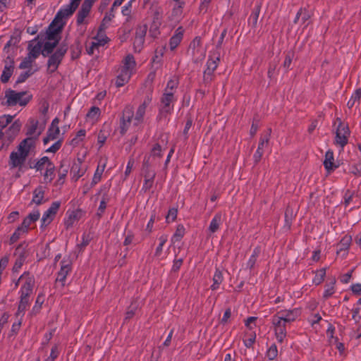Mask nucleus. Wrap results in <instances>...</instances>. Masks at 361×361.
<instances>
[{"instance_id": "1", "label": "nucleus", "mask_w": 361, "mask_h": 361, "mask_svg": "<svg viewBox=\"0 0 361 361\" xmlns=\"http://www.w3.org/2000/svg\"><path fill=\"white\" fill-rule=\"evenodd\" d=\"M81 0H71L70 4L61 8L47 32V41L42 54L46 56L51 54L59 41V34L63 27L64 20L71 16L78 8Z\"/></svg>"}, {"instance_id": "2", "label": "nucleus", "mask_w": 361, "mask_h": 361, "mask_svg": "<svg viewBox=\"0 0 361 361\" xmlns=\"http://www.w3.org/2000/svg\"><path fill=\"white\" fill-rule=\"evenodd\" d=\"M150 102L151 99L146 98L137 107L135 114H134L132 106H127L124 109L120 120V133L121 135H124L127 132L131 123L135 127H137L142 123L147 107Z\"/></svg>"}, {"instance_id": "3", "label": "nucleus", "mask_w": 361, "mask_h": 361, "mask_svg": "<svg viewBox=\"0 0 361 361\" xmlns=\"http://www.w3.org/2000/svg\"><path fill=\"white\" fill-rule=\"evenodd\" d=\"M34 147V141L32 138L24 139L18 146L16 151H13L9 156L8 165L11 169H21L27 157Z\"/></svg>"}, {"instance_id": "4", "label": "nucleus", "mask_w": 361, "mask_h": 361, "mask_svg": "<svg viewBox=\"0 0 361 361\" xmlns=\"http://www.w3.org/2000/svg\"><path fill=\"white\" fill-rule=\"evenodd\" d=\"M136 62L133 55H127L117 71L116 85L122 87L127 83L135 71Z\"/></svg>"}, {"instance_id": "5", "label": "nucleus", "mask_w": 361, "mask_h": 361, "mask_svg": "<svg viewBox=\"0 0 361 361\" xmlns=\"http://www.w3.org/2000/svg\"><path fill=\"white\" fill-rule=\"evenodd\" d=\"M5 97L6 99V104L8 106H15L19 104L25 106L32 99V94L27 92H16L9 90L6 92Z\"/></svg>"}, {"instance_id": "6", "label": "nucleus", "mask_w": 361, "mask_h": 361, "mask_svg": "<svg viewBox=\"0 0 361 361\" xmlns=\"http://www.w3.org/2000/svg\"><path fill=\"white\" fill-rule=\"evenodd\" d=\"M72 270V261L69 257L63 258L60 262V270L56 279L55 286L56 288L63 287L66 283V277Z\"/></svg>"}, {"instance_id": "7", "label": "nucleus", "mask_w": 361, "mask_h": 361, "mask_svg": "<svg viewBox=\"0 0 361 361\" xmlns=\"http://www.w3.org/2000/svg\"><path fill=\"white\" fill-rule=\"evenodd\" d=\"M39 217V212L38 210L30 213L23 221L22 224L18 227L15 233L13 234L11 239L18 238L19 236L27 231L30 226L33 222L36 221Z\"/></svg>"}, {"instance_id": "8", "label": "nucleus", "mask_w": 361, "mask_h": 361, "mask_svg": "<svg viewBox=\"0 0 361 361\" xmlns=\"http://www.w3.org/2000/svg\"><path fill=\"white\" fill-rule=\"evenodd\" d=\"M67 51V46H61L49 58L48 61V69L54 72L61 63L63 56Z\"/></svg>"}, {"instance_id": "9", "label": "nucleus", "mask_w": 361, "mask_h": 361, "mask_svg": "<svg viewBox=\"0 0 361 361\" xmlns=\"http://www.w3.org/2000/svg\"><path fill=\"white\" fill-rule=\"evenodd\" d=\"M190 51L195 62H199L205 56V49L201 45L200 39L196 37L190 45Z\"/></svg>"}, {"instance_id": "10", "label": "nucleus", "mask_w": 361, "mask_h": 361, "mask_svg": "<svg viewBox=\"0 0 361 361\" xmlns=\"http://www.w3.org/2000/svg\"><path fill=\"white\" fill-rule=\"evenodd\" d=\"M337 121L339 122V124L336 130L335 143L343 147L348 142L350 131L348 126L342 123L340 119H337Z\"/></svg>"}, {"instance_id": "11", "label": "nucleus", "mask_w": 361, "mask_h": 361, "mask_svg": "<svg viewBox=\"0 0 361 361\" xmlns=\"http://www.w3.org/2000/svg\"><path fill=\"white\" fill-rule=\"evenodd\" d=\"M175 100V96H173L172 94L164 93L161 99L160 114L166 116L171 114Z\"/></svg>"}, {"instance_id": "12", "label": "nucleus", "mask_w": 361, "mask_h": 361, "mask_svg": "<svg viewBox=\"0 0 361 361\" xmlns=\"http://www.w3.org/2000/svg\"><path fill=\"white\" fill-rule=\"evenodd\" d=\"M219 61H220V54L219 53H214L213 54L210 55L209 59L207 61V69L204 71V80H206V81L212 80V75L214 71L217 68Z\"/></svg>"}, {"instance_id": "13", "label": "nucleus", "mask_w": 361, "mask_h": 361, "mask_svg": "<svg viewBox=\"0 0 361 361\" xmlns=\"http://www.w3.org/2000/svg\"><path fill=\"white\" fill-rule=\"evenodd\" d=\"M26 135L29 136L27 138H32L35 143V140H37L40 135L43 131L44 128L39 126V122L35 118H30L29 119L26 126Z\"/></svg>"}, {"instance_id": "14", "label": "nucleus", "mask_w": 361, "mask_h": 361, "mask_svg": "<svg viewBox=\"0 0 361 361\" xmlns=\"http://www.w3.org/2000/svg\"><path fill=\"white\" fill-rule=\"evenodd\" d=\"M272 324L274 326L277 340L282 343L286 336V324L283 322L282 318H278L277 315L273 317Z\"/></svg>"}, {"instance_id": "15", "label": "nucleus", "mask_w": 361, "mask_h": 361, "mask_svg": "<svg viewBox=\"0 0 361 361\" xmlns=\"http://www.w3.org/2000/svg\"><path fill=\"white\" fill-rule=\"evenodd\" d=\"M60 207L59 202H54L50 207L44 213L42 218V226L46 227L49 225L54 219Z\"/></svg>"}, {"instance_id": "16", "label": "nucleus", "mask_w": 361, "mask_h": 361, "mask_svg": "<svg viewBox=\"0 0 361 361\" xmlns=\"http://www.w3.org/2000/svg\"><path fill=\"white\" fill-rule=\"evenodd\" d=\"M109 188L106 185H103L100 188L98 192L94 196L95 201L98 200L99 196L102 195V200L100 201V204L98 209V214L102 215L104 213L106 204L109 200V197L108 195Z\"/></svg>"}, {"instance_id": "17", "label": "nucleus", "mask_w": 361, "mask_h": 361, "mask_svg": "<svg viewBox=\"0 0 361 361\" xmlns=\"http://www.w3.org/2000/svg\"><path fill=\"white\" fill-rule=\"evenodd\" d=\"M18 283L21 286V293H29L32 291L35 281L33 277L28 274L23 275L20 277Z\"/></svg>"}, {"instance_id": "18", "label": "nucleus", "mask_w": 361, "mask_h": 361, "mask_svg": "<svg viewBox=\"0 0 361 361\" xmlns=\"http://www.w3.org/2000/svg\"><path fill=\"white\" fill-rule=\"evenodd\" d=\"M59 123V120L57 118H54L52 121L51 124L48 130V135L43 140L44 143L45 145H47L48 143V142H49L50 140H54L57 139V137L60 133V130L58 126Z\"/></svg>"}, {"instance_id": "19", "label": "nucleus", "mask_w": 361, "mask_h": 361, "mask_svg": "<svg viewBox=\"0 0 361 361\" xmlns=\"http://www.w3.org/2000/svg\"><path fill=\"white\" fill-rule=\"evenodd\" d=\"M183 32V29L180 27L176 29L174 35L171 37L169 42V47L171 51H173L182 41Z\"/></svg>"}, {"instance_id": "20", "label": "nucleus", "mask_w": 361, "mask_h": 361, "mask_svg": "<svg viewBox=\"0 0 361 361\" xmlns=\"http://www.w3.org/2000/svg\"><path fill=\"white\" fill-rule=\"evenodd\" d=\"M6 63L4 66V68L1 76V81L4 83H6L9 80L14 70V65L12 61H9L8 62Z\"/></svg>"}, {"instance_id": "21", "label": "nucleus", "mask_w": 361, "mask_h": 361, "mask_svg": "<svg viewBox=\"0 0 361 361\" xmlns=\"http://www.w3.org/2000/svg\"><path fill=\"white\" fill-rule=\"evenodd\" d=\"M298 313L297 310L281 311L279 313L281 314V316H278V318H282L283 322L286 324L290 323L295 319Z\"/></svg>"}, {"instance_id": "22", "label": "nucleus", "mask_w": 361, "mask_h": 361, "mask_svg": "<svg viewBox=\"0 0 361 361\" xmlns=\"http://www.w3.org/2000/svg\"><path fill=\"white\" fill-rule=\"evenodd\" d=\"M44 202V190L42 186L37 187L33 192L32 203L39 205Z\"/></svg>"}, {"instance_id": "23", "label": "nucleus", "mask_w": 361, "mask_h": 361, "mask_svg": "<svg viewBox=\"0 0 361 361\" xmlns=\"http://www.w3.org/2000/svg\"><path fill=\"white\" fill-rule=\"evenodd\" d=\"M324 165L329 172L337 168V166L334 163V153L332 151L329 150L326 152Z\"/></svg>"}, {"instance_id": "24", "label": "nucleus", "mask_w": 361, "mask_h": 361, "mask_svg": "<svg viewBox=\"0 0 361 361\" xmlns=\"http://www.w3.org/2000/svg\"><path fill=\"white\" fill-rule=\"evenodd\" d=\"M352 238L350 235H345L338 245L337 254L339 255L341 252H346L351 243Z\"/></svg>"}, {"instance_id": "25", "label": "nucleus", "mask_w": 361, "mask_h": 361, "mask_svg": "<svg viewBox=\"0 0 361 361\" xmlns=\"http://www.w3.org/2000/svg\"><path fill=\"white\" fill-rule=\"evenodd\" d=\"M155 172L154 171L149 170L147 171L145 175V183L143 185V189L145 190H148L152 187Z\"/></svg>"}, {"instance_id": "26", "label": "nucleus", "mask_w": 361, "mask_h": 361, "mask_svg": "<svg viewBox=\"0 0 361 361\" xmlns=\"http://www.w3.org/2000/svg\"><path fill=\"white\" fill-rule=\"evenodd\" d=\"M92 39H94L97 43H99L101 46L103 47L108 42L109 39L105 34L104 27H99L97 35Z\"/></svg>"}, {"instance_id": "27", "label": "nucleus", "mask_w": 361, "mask_h": 361, "mask_svg": "<svg viewBox=\"0 0 361 361\" xmlns=\"http://www.w3.org/2000/svg\"><path fill=\"white\" fill-rule=\"evenodd\" d=\"M100 116V109L98 107L93 106L87 114V120L91 123L96 122Z\"/></svg>"}, {"instance_id": "28", "label": "nucleus", "mask_w": 361, "mask_h": 361, "mask_svg": "<svg viewBox=\"0 0 361 361\" xmlns=\"http://www.w3.org/2000/svg\"><path fill=\"white\" fill-rule=\"evenodd\" d=\"M90 8H86L83 6H81L80 11L77 15V23L78 25H82L83 23H86L85 18L88 16L90 12Z\"/></svg>"}, {"instance_id": "29", "label": "nucleus", "mask_w": 361, "mask_h": 361, "mask_svg": "<svg viewBox=\"0 0 361 361\" xmlns=\"http://www.w3.org/2000/svg\"><path fill=\"white\" fill-rule=\"evenodd\" d=\"M106 164H104L103 165L100 166L99 165L95 171V173L94 174V176L92 180L91 186H94L97 183H98L102 178V174L104 173V171L105 169Z\"/></svg>"}, {"instance_id": "30", "label": "nucleus", "mask_w": 361, "mask_h": 361, "mask_svg": "<svg viewBox=\"0 0 361 361\" xmlns=\"http://www.w3.org/2000/svg\"><path fill=\"white\" fill-rule=\"evenodd\" d=\"M28 56H31L35 60L38 57L42 51V47L39 43L35 44H30L28 47Z\"/></svg>"}, {"instance_id": "31", "label": "nucleus", "mask_w": 361, "mask_h": 361, "mask_svg": "<svg viewBox=\"0 0 361 361\" xmlns=\"http://www.w3.org/2000/svg\"><path fill=\"white\" fill-rule=\"evenodd\" d=\"M178 84V82L176 78H173L171 79L167 82V85L164 90V93L172 94L173 96H174V94L176 92Z\"/></svg>"}, {"instance_id": "32", "label": "nucleus", "mask_w": 361, "mask_h": 361, "mask_svg": "<svg viewBox=\"0 0 361 361\" xmlns=\"http://www.w3.org/2000/svg\"><path fill=\"white\" fill-rule=\"evenodd\" d=\"M221 224V215L220 214H217L212 219L210 225L209 226V230L211 233H215L219 228L220 224Z\"/></svg>"}, {"instance_id": "33", "label": "nucleus", "mask_w": 361, "mask_h": 361, "mask_svg": "<svg viewBox=\"0 0 361 361\" xmlns=\"http://www.w3.org/2000/svg\"><path fill=\"white\" fill-rule=\"evenodd\" d=\"M184 5V2H178L176 3L172 11V17L175 20H178L183 13V7Z\"/></svg>"}, {"instance_id": "34", "label": "nucleus", "mask_w": 361, "mask_h": 361, "mask_svg": "<svg viewBox=\"0 0 361 361\" xmlns=\"http://www.w3.org/2000/svg\"><path fill=\"white\" fill-rule=\"evenodd\" d=\"M51 164L52 163L50 161L48 157H44L37 161V162L34 166V168L37 171H42L46 169L47 167H48L49 165H51Z\"/></svg>"}, {"instance_id": "35", "label": "nucleus", "mask_w": 361, "mask_h": 361, "mask_svg": "<svg viewBox=\"0 0 361 361\" xmlns=\"http://www.w3.org/2000/svg\"><path fill=\"white\" fill-rule=\"evenodd\" d=\"M85 172V169L81 168L80 164H75L71 169L73 173V179L78 180Z\"/></svg>"}, {"instance_id": "36", "label": "nucleus", "mask_w": 361, "mask_h": 361, "mask_svg": "<svg viewBox=\"0 0 361 361\" xmlns=\"http://www.w3.org/2000/svg\"><path fill=\"white\" fill-rule=\"evenodd\" d=\"M213 281H214V283L212 285L211 288H212V290L214 291V290H216L219 288V284L223 281L222 272L220 270L217 269L216 271V272L214 275V277H213Z\"/></svg>"}, {"instance_id": "37", "label": "nucleus", "mask_w": 361, "mask_h": 361, "mask_svg": "<svg viewBox=\"0 0 361 361\" xmlns=\"http://www.w3.org/2000/svg\"><path fill=\"white\" fill-rule=\"evenodd\" d=\"M29 295H21V298L18 305L16 316H18L21 312H24V310H25L29 301Z\"/></svg>"}, {"instance_id": "38", "label": "nucleus", "mask_w": 361, "mask_h": 361, "mask_svg": "<svg viewBox=\"0 0 361 361\" xmlns=\"http://www.w3.org/2000/svg\"><path fill=\"white\" fill-rule=\"evenodd\" d=\"M54 166L53 164L49 165L48 167L45 169V173L44 174V178L46 182H51L54 178Z\"/></svg>"}, {"instance_id": "39", "label": "nucleus", "mask_w": 361, "mask_h": 361, "mask_svg": "<svg viewBox=\"0 0 361 361\" xmlns=\"http://www.w3.org/2000/svg\"><path fill=\"white\" fill-rule=\"evenodd\" d=\"M259 13H260V6L259 5H257L255 7V8L250 17V21L252 24L253 26H255L257 23Z\"/></svg>"}, {"instance_id": "40", "label": "nucleus", "mask_w": 361, "mask_h": 361, "mask_svg": "<svg viewBox=\"0 0 361 361\" xmlns=\"http://www.w3.org/2000/svg\"><path fill=\"white\" fill-rule=\"evenodd\" d=\"M168 240V236L166 235H162L159 237V244L157 246L155 252L156 256H160L162 252L163 246L166 243Z\"/></svg>"}, {"instance_id": "41", "label": "nucleus", "mask_w": 361, "mask_h": 361, "mask_svg": "<svg viewBox=\"0 0 361 361\" xmlns=\"http://www.w3.org/2000/svg\"><path fill=\"white\" fill-rule=\"evenodd\" d=\"M326 276V269H322L317 271L315 274V276L313 279V282L315 284H319L324 279Z\"/></svg>"}, {"instance_id": "42", "label": "nucleus", "mask_w": 361, "mask_h": 361, "mask_svg": "<svg viewBox=\"0 0 361 361\" xmlns=\"http://www.w3.org/2000/svg\"><path fill=\"white\" fill-rule=\"evenodd\" d=\"M35 61V59H32L31 56H27L23 60V61L20 63L19 67L21 69H25V68H30L32 65V63Z\"/></svg>"}, {"instance_id": "43", "label": "nucleus", "mask_w": 361, "mask_h": 361, "mask_svg": "<svg viewBox=\"0 0 361 361\" xmlns=\"http://www.w3.org/2000/svg\"><path fill=\"white\" fill-rule=\"evenodd\" d=\"M147 30V26L146 25H139L135 32V37L145 39Z\"/></svg>"}, {"instance_id": "44", "label": "nucleus", "mask_w": 361, "mask_h": 361, "mask_svg": "<svg viewBox=\"0 0 361 361\" xmlns=\"http://www.w3.org/2000/svg\"><path fill=\"white\" fill-rule=\"evenodd\" d=\"M185 234V228L183 226H178L176 231L173 236V240H180Z\"/></svg>"}, {"instance_id": "45", "label": "nucleus", "mask_w": 361, "mask_h": 361, "mask_svg": "<svg viewBox=\"0 0 361 361\" xmlns=\"http://www.w3.org/2000/svg\"><path fill=\"white\" fill-rule=\"evenodd\" d=\"M114 15L113 13V10L111 9V12L106 13L99 27H104V29H106L108 23L114 18Z\"/></svg>"}, {"instance_id": "46", "label": "nucleus", "mask_w": 361, "mask_h": 361, "mask_svg": "<svg viewBox=\"0 0 361 361\" xmlns=\"http://www.w3.org/2000/svg\"><path fill=\"white\" fill-rule=\"evenodd\" d=\"M13 117L11 115H4L0 117V126L6 128L13 120Z\"/></svg>"}, {"instance_id": "47", "label": "nucleus", "mask_w": 361, "mask_h": 361, "mask_svg": "<svg viewBox=\"0 0 361 361\" xmlns=\"http://www.w3.org/2000/svg\"><path fill=\"white\" fill-rule=\"evenodd\" d=\"M278 355V350L276 345L275 344H273L271 345V347L269 348L267 351V357L269 360H274Z\"/></svg>"}, {"instance_id": "48", "label": "nucleus", "mask_w": 361, "mask_h": 361, "mask_svg": "<svg viewBox=\"0 0 361 361\" xmlns=\"http://www.w3.org/2000/svg\"><path fill=\"white\" fill-rule=\"evenodd\" d=\"M145 42V39L140 37H135L133 46L135 51H140Z\"/></svg>"}, {"instance_id": "49", "label": "nucleus", "mask_w": 361, "mask_h": 361, "mask_svg": "<svg viewBox=\"0 0 361 361\" xmlns=\"http://www.w3.org/2000/svg\"><path fill=\"white\" fill-rule=\"evenodd\" d=\"M269 140V133H267L264 136L262 137L258 145L259 149L264 151V149L267 147Z\"/></svg>"}, {"instance_id": "50", "label": "nucleus", "mask_w": 361, "mask_h": 361, "mask_svg": "<svg viewBox=\"0 0 361 361\" xmlns=\"http://www.w3.org/2000/svg\"><path fill=\"white\" fill-rule=\"evenodd\" d=\"M100 47H102L99 43L92 39V42L90 46L87 47V52L89 54H93L96 49H98Z\"/></svg>"}, {"instance_id": "51", "label": "nucleus", "mask_w": 361, "mask_h": 361, "mask_svg": "<svg viewBox=\"0 0 361 361\" xmlns=\"http://www.w3.org/2000/svg\"><path fill=\"white\" fill-rule=\"evenodd\" d=\"M43 295H38L37 298L35 305L33 307V312H38L41 308L42 305L44 302Z\"/></svg>"}, {"instance_id": "52", "label": "nucleus", "mask_w": 361, "mask_h": 361, "mask_svg": "<svg viewBox=\"0 0 361 361\" xmlns=\"http://www.w3.org/2000/svg\"><path fill=\"white\" fill-rule=\"evenodd\" d=\"M177 216V209L175 208L170 209L166 216L167 222L173 221Z\"/></svg>"}, {"instance_id": "53", "label": "nucleus", "mask_w": 361, "mask_h": 361, "mask_svg": "<svg viewBox=\"0 0 361 361\" xmlns=\"http://www.w3.org/2000/svg\"><path fill=\"white\" fill-rule=\"evenodd\" d=\"M259 251L258 250H255L254 251V253L252 255V256L249 259V260L247 262V267H249L250 269H252L254 267V265L256 262V260H257V257L259 255Z\"/></svg>"}, {"instance_id": "54", "label": "nucleus", "mask_w": 361, "mask_h": 361, "mask_svg": "<svg viewBox=\"0 0 361 361\" xmlns=\"http://www.w3.org/2000/svg\"><path fill=\"white\" fill-rule=\"evenodd\" d=\"M133 1V0L128 1V4L123 7L122 13L123 16L130 17Z\"/></svg>"}, {"instance_id": "55", "label": "nucleus", "mask_w": 361, "mask_h": 361, "mask_svg": "<svg viewBox=\"0 0 361 361\" xmlns=\"http://www.w3.org/2000/svg\"><path fill=\"white\" fill-rule=\"evenodd\" d=\"M59 355L58 347L54 345L52 347L50 356L45 361H54Z\"/></svg>"}, {"instance_id": "56", "label": "nucleus", "mask_w": 361, "mask_h": 361, "mask_svg": "<svg viewBox=\"0 0 361 361\" xmlns=\"http://www.w3.org/2000/svg\"><path fill=\"white\" fill-rule=\"evenodd\" d=\"M61 146V141L57 140L50 147H49L47 149V152L54 153L60 149Z\"/></svg>"}, {"instance_id": "57", "label": "nucleus", "mask_w": 361, "mask_h": 361, "mask_svg": "<svg viewBox=\"0 0 361 361\" xmlns=\"http://www.w3.org/2000/svg\"><path fill=\"white\" fill-rule=\"evenodd\" d=\"M108 134L104 132V130H102L98 135V142L101 146L106 142Z\"/></svg>"}, {"instance_id": "58", "label": "nucleus", "mask_w": 361, "mask_h": 361, "mask_svg": "<svg viewBox=\"0 0 361 361\" xmlns=\"http://www.w3.org/2000/svg\"><path fill=\"white\" fill-rule=\"evenodd\" d=\"M161 147L160 145L156 144L152 149V155L154 157H161Z\"/></svg>"}, {"instance_id": "59", "label": "nucleus", "mask_w": 361, "mask_h": 361, "mask_svg": "<svg viewBox=\"0 0 361 361\" xmlns=\"http://www.w3.org/2000/svg\"><path fill=\"white\" fill-rule=\"evenodd\" d=\"M211 0H201L200 10V12L205 13L207 11Z\"/></svg>"}, {"instance_id": "60", "label": "nucleus", "mask_w": 361, "mask_h": 361, "mask_svg": "<svg viewBox=\"0 0 361 361\" xmlns=\"http://www.w3.org/2000/svg\"><path fill=\"white\" fill-rule=\"evenodd\" d=\"M302 23L305 24V27H306L308 23H306L310 18V13L305 8H303V13L301 15Z\"/></svg>"}, {"instance_id": "61", "label": "nucleus", "mask_w": 361, "mask_h": 361, "mask_svg": "<svg viewBox=\"0 0 361 361\" xmlns=\"http://www.w3.org/2000/svg\"><path fill=\"white\" fill-rule=\"evenodd\" d=\"M352 273H353V270H351L350 271L343 274L341 277V281L344 283H348L351 277H352Z\"/></svg>"}, {"instance_id": "62", "label": "nucleus", "mask_w": 361, "mask_h": 361, "mask_svg": "<svg viewBox=\"0 0 361 361\" xmlns=\"http://www.w3.org/2000/svg\"><path fill=\"white\" fill-rule=\"evenodd\" d=\"M133 166H134V160L130 159L127 164V167H126V169L125 171L126 178L131 173Z\"/></svg>"}, {"instance_id": "63", "label": "nucleus", "mask_w": 361, "mask_h": 361, "mask_svg": "<svg viewBox=\"0 0 361 361\" xmlns=\"http://www.w3.org/2000/svg\"><path fill=\"white\" fill-rule=\"evenodd\" d=\"M231 314V311L230 308L226 310L223 318L221 319V323L226 324L228 319L230 318Z\"/></svg>"}, {"instance_id": "64", "label": "nucleus", "mask_w": 361, "mask_h": 361, "mask_svg": "<svg viewBox=\"0 0 361 361\" xmlns=\"http://www.w3.org/2000/svg\"><path fill=\"white\" fill-rule=\"evenodd\" d=\"M352 173L357 176H361V163L353 167Z\"/></svg>"}]
</instances>
